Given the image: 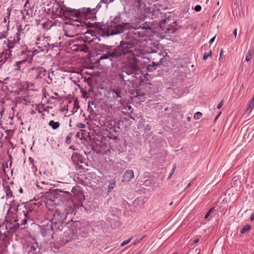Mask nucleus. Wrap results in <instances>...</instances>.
I'll list each match as a JSON object with an SVG mask.
<instances>
[{"mask_svg": "<svg viewBox=\"0 0 254 254\" xmlns=\"http://www.w3.org/2000/svg\"><path fill=\"white\" fill-rule=\"evenodd\" d=\"M251 228V226L249 225H246L241 230V233L242 234H243V233H245V232H246L247 231L250 230Z\"/></svg>", "mask_w": 254, "mask_h": 254, "instance_id": "obj_24", "label": "nucleus"}, {"mask_svg": "<svg viewBox=\"0 0 254 254\" xmlns=\"http://www.w3.org/2000/svg\"><path fill=\"white\" fill-rule=\"evenodd\" d=\"M202 115L201 113L197 112L194 114L193 118L195 120H198L202 117Z\"/></svg>", "mask_w": 254, "mask_h": 254, "instance_id": "obj_27", "label": "nucleus"}, {"mask_svg": "<svg viewBox=\"0 0 254 254\" xmlns=\"http://www.w3.org/2000/svg\"><path fill=\"white\" fill-rule=\"evenodd\" d=\"M199 240L198 239H195L193 240V243L196 244L198 242Z\"/></svg>", "mask_w": 254, "mask_h": 254, "instance_id": "obj_41", "label": "nucleus"}, {"mask_svg": "<svg viewBox=\"0 0 254 254\" xmlns=\"http://www.w3.org/2000/svg\"><path fill=\"white\" fill-rule=\"evenodd\" d=\"M103 1H104V3L108 4L109 3L113 2L114 0H103Z\"/></svg>", "mask_w": 254, "mask_h": 254, "instance_id": "obj_35", "label": "nucleus"}, {"mask_svg": "<svg viewBox=\"0 0 254 254\" xmlns=\"http://www.w3.org/2000/svg\"><path fill=\"white\" fill-rule=\"evenodd\" d=\"M134 178V173L132 170L125 171L122 179L123 182H128Z\"/></svg>", "mask_w": 254, "mask_h": 254, "instance_id": "obj_12", "label": "nucleus"}, {"mask_svg": "<svg viewBox=\"0 0 254 254\" xmlns=\"http://www.w3.org/2000/svg\"><path fill=\"white\" fill-rule=\"evenodd\" d=\"M64 219H62V218H61L60 219H58V220L60 221H63Z\"/></svg>", "mask_w": 254, "mask_h": 254, "instance_id": "obj_51", "label": "nucleus"}, {"mask_svg": "<svg viewBox=\"0 0 254 254\" xmlns=\"http://www.w3.org/2000/svg\"><path fill=\"white\" fill-rule=\"evenodd\" d=\"M89 11H90L89 8H88L87 9V11H86V12H88Z\"/></svg>", "mask_w": 254, "mask_h": 254, "instance_id": "obj_52", "label": "nucleus"}, {"mask_svg": "<svg viewBox=\"0 0 254 254\" xmlns=\"http://www.w3.org/2000/svg\"><path fill=\"white\" fill-rule=\"evenodd\" d=\"M211 54H212L211 50H210L207 53H205L203 56V60L204 61L206 60L209 57L211 56Z\"/></svg>", "mask_w": 254, "mask_h": 254, "instance_id": "obj_25", "label": "nucleus"}, {"mask_svg": "<svg viewBox=\"0 0 254 254\" xmlns=\"http://www.w3.org/2000/svg\"><path fill=\"white\" fill-rule=\"evenodd\" d=\"M81 224L80 223H78L76 224V226L79 227L80 226Z\"/></svg>", "mask_w": 254, "mask_h": 254, "instance_id": "obj_47", "label": "nucleus"}, {"mask_svg": "<svg viewBox=\"0 0 254 254\" xmlns=\"http://www.w3.org/2000/svg\"><path fill=\"white\" fill-rule=\"evenodd\" d=\"M187 120H188V121H190V120H191V118H190V117H188L187 118Z\"/></svg>", "mask_w": 254, "mask_h": 254, "instance_id": "obj_48", "label": "nucleus"}, {"mask_svg": "<svg viewBox=\"0 0 254 254\" xmlns=\"http://www.w3.org/2000/svg\"><path fill=\"white\" fill-rule=\"evenodd\" d=\"M135 244H136V242H134V245H135Z\"/></svg>", "mask_w": 254, "mask_h": 254, "instance_id": "obj_57", "label": "nucleus"}, {"mask_svg": "<svg viewBox=\"0 0 254 254\" xmlns=\"http://www.w3.org/2000/svg\"><path fill=\"white\" fill-rule=\"evenodd\" d=\"M220 114H221V112H220V113H219V114H218V115L216 117V118H215V121L218 119V117H219V116H220Z\"/></svg>", "mask_w": 254, "mask_h": 254, "instance_id": "obj_46", "label": "nucleus"}, {"mask_svg": "<svg viewBox=\"0 0 254 254\" xmlns=\"http://www.w3.org/2000/svg\"><path fill=\"white\" fill-rule=\"evenodd\" d=\"M237 29H235V30H234V35H235V38H236V36H237Z\"/></svg>", "mask_w": 254, "mask_h": 254, "instance_id": "obj_40", "label": "nucleus"}, {"mask_svg": "<svg viewBox=\"0 0 254 254\" xmlns=\"http://www.w3.org/2000/svg\"><path fill=\"white\" fill-rule=\"evenodd\" d=\"M135 244H136V242H134V245H135Z\"/></svg>", "mask_w": 254, "mask_h": 254, "instance_id": "obj_56", "label": "nucleus"}, {"mask_svg": "<svg viewBox=\"0 0 254 254\" xmlns=\"http://www.w3.org/2000/svg\"><path fill=\"white\" fill-rule=\"evenodd\" d=\"M49 37L41 36L38 38V42H36L38 47L41 50H44V48H47L49 46L48 42Z\"/></svg>", "mask_w": 254, "mask_h": 254, "instance_id": "obj_7", "label": "nucleus"}, {"mask_svg": "<svg viewBox=\"0 0 254 254\" xmlns=\"http://www.w3.org/2000/svg\"><path fill=\"white\" fill-rule=\"evenodd\" d=\"M50 107L49 106L46 107L44 104H40L37 105V107L36 108V110L38 111L39 113H41L42 112H49V108Z\"/></svg>", "mask_w": 254, "mask_h": 254, "instance_id": "obj_15", "label": "nucleus"}, {"mask_svg": "<svg viewBox=\"0 0 254 254\" xmlns=\"http://www.w3.org/2000/svg\"><path fill=\"white\" fill-rule=\"evenodd\" d=\"M73 13L75 17H78L79 13L77 11H75L74 9L64 6L61 7L60 14L61 15Z\"/></svg>", "mask_w": 254, "mask_h": 254, "instance_id": "obj_9", "label": "nucleus"}, {"mask_svg": "<svg viewBox=\"0 0 254 254\" xmlns=\"http://www.w3.org/2000/svg\"><path fill=\"white\" fill-rule=\"evenodd\" d=\"M65 142L67 144H70L71 143V136L70 134L66 136Z\"/></svg>", "mask_w": 254, "mask_h": 254, "instance_id": "obj_29", "label": "nucleus"}, {"mask_svg": "<svg viewBox=\"0 0 254 254\" xmlns=\"http://www.w3.org/2000/svg\"><path fill=\"white\" fill-rule=\"evenodd\" d=\"M194 9L195 11L198 12L200 11L201 9V7L199 5H197L194 7Z\"/></svg>", "mask_w": 254, "mask_h": 254, "instance_id": "obj_32", "label": "nucleus"}, {"mask_svg": "<svg viewBox=\"0 0 254 254\" xmlns=\"http://www.w3.org/2000/svg\"><path fill=\"white\" fill-rule=\"evenodd\" d=\"M176 165H173V168H172V170H171V172H172V173H173L175 172V169H176Z\"/></svg>", "mask_w": 254, "mask_h": 254, "instance_id": "obj_37", "label": "nucleus"}, {"mask_svg": "<svg viewBox=\"0 0 254 254\" xmlns=\"http://www.w3.org/2000/svg\"><path fill=\"white\" fill-rule=\"evenodd\" d=\"M28 59H24L23 60H21L16 62L15 69L17 70H23L25 66V64L28 62Z\"/></svg>", "mask_w": 254, "mask_h": 254, "instance_id": "obj_13", "label": "nucleus"}, {"mask_svg": "<svg viewBox=\"0 0 254 254\" xmlns=\"http://www.w3.org/2000/svg\"><path fill=\"white\" fill-rule=\"evenodd\" d=\"M223 50L222 49L220 53V58H219L220 59L221 58V56L223 55Z\"/></svg>", "mask_w": 254, "mask_h": 254, "instance_id": "obj_42", "label": "nucleus"}, {"mask_svg": "<svg viewBox=\"0 0 254 254\" xmlns=\"http://www.w3.org/2000/svg\"><path fill=\"white\" fill-rule=\"evenodd\" d=\"M132 238L131 237V238H128L127 240H125L124 241H123L121 244V247H124L125 246V245H127V244H128L130 241L131 240H132Z\"/></svg>", "mask_w": 254, "mask_h": 254, "instance_id": "obj_28", "label": "nucleus"}, {"mask_svg": "<svg viewBox=\"0 0 254 254\" xmlns=\"http://www.w3.org/2000/svg\"><path fill=\"white\" fill-rule=\"evenodd\" d=\"M60 215V213L58 211H56L54 214V217H56L57 216Z\"/></svg>", "mask_w": 254, "mask_h": 254, "instance_id": "obj_38", "label": "nucleus"}, {"mask_svg": "<svg viewBox=\"0 0 254 254\" xmlns=\"http://www.w3.org/2000/svg\"><path fill=\"white\" fill-rule=\"evenodd\" d=\"M71 161L75 164H85V159L82 155H80L77 152H74L71 157Z\"/></svg>", "mask_w": 254, "mask_h": 254, "instance_id": "obj_8", "label": "nucleus"}, {"mask_svg": "<svg viewBox=\"0 0 254 254\" xmlns=\"http://www.w3.org/2000/svg\"><path fill=\"white\" fill-rule=\"evenodd\" d=\"M172 174L173 173L171 172V174L169 175L168 178H170Z\"/></svg>", "mask_w": 254, "mask_h": 254, "instance_id": "obj_49", "label": "nucleus"}, {"mask_svg": "<svg viewBox=\"0 0 254 254\" xmlns=\"http://www.w3.org/2000/svg\"><path fill=\"white\" fill-rule=\"evenodd\" d=\"M7 13H8L7 16V17H5L4 18V19H3V22H5V23L6 22L7 18H9V16L10 14V11H8Z\"/></svg>", "mask_w": 254, "mask_h": 254, "instance_id": "obj_34", "label": "nucleus"}, {"mask_svg": "<svg viewBox=\"0 0 254 254\" xmlns=\"http://www.w3.org/2000/svg\"><path fill=\"white\" fill-rule=\"evenodd\" d=\"M76 127L78 128H84L86 126L83 123H78L76 125Z\"/></svg>", "mask_w": 254, "mask_h": 254, "instance_id": "obj_31", "label": "nucleus"}, {"mask_svg": "<svg viewBox=\"0 0 254 254\" xmlns=\"http://www.w3.org/2000/svg\"><path fill=\"white\" fill-rule=\"evenodd\" d=\"M49 126H50L53 129H56L60 127V124L59 122H55L54 121L52 120L49 123Z\"/></svg>", "mask_w": 254, "mask_h": 254, "instance_id": "obj_16", "label": "nucleus"}, {"mask_svg": "<svg viewBox=\"0 0 254 254\" xmlns=\"http://www.w3.org/2000/svg\"><path fill=\"white\" fill-rule=\"evenodd\" d=\"M21 30H18L16 33V37L14 39V41L16 43H18L20 40V36L21 35Z\"/></svg>", "mask_w": 254, "mask_h": 254, "instance_id": "obj_21", "label": "nucleus"}, {"mask_svg": "<svg viewBox=\"0 0 254 254\" xmlns=\"http://www.w3.org/2000/svg\"><path fill=\"white\" fill-rule=\"evenodd\" d=\"M116 182L115 180H111L109 182V185L108 187V191L111 192V190L114 189L116 185Z\"/></svg>", "mask_w": 254, "mask_h": 254, "instance_id": "obj_19", "label": "nucleus"}, {"mask_svg": "<svg viewBox=\"0 0 254 254\" xmlns=\"http://www.w3.org/2000/svg\"><path fill=\"white\" fill-rule=\"evenodd\" d=\"M147 29L144 27L129 30L127 33V37L130 40L129 42H122L119 46L114 49L113 51L108 52L102 55L99 59V62L104 59L123 57L124 59H127V66L128 71L127 74H132L139 70L141 62L138 59L139 57L144 59L143 56L145 51L140 46V38L146 35Z\"/></svg>", "mask_w": 254, "mask_h": 254, "instance_id": "obj_1", "label": "nucleus"}, {"mask_svg": "<svg viewBox=\"0 0 254 254\" xmlns=\"http://www.w3.org/2000/svg\"><path fill=\"white\" fill-rule=\"evenodd\" d=\"M110 92L115 98H121L124 93L123 90L119 87H116L111 89Z\"/></svg>", "mask_w": 254, "mask_h": 254, "instance_id": "obj_11", "label": "nucleus"}, {"mask_svg": "<svg viewBox=\"0 0 254 254\" xmlns=\"http://www.w3.org/2000/svg\"><path fill=\"white\" fill-rule=\"evenodd\" d=\"M215 38V36H214V37H213L212 39H211L210 40V41L209 42L210 44H211L214 42Z\"/></svg>", "mask_w": 254, "mask_h": 254, "instance_id": "obj_36", "label": "nucleus"}, {"mask_svg": "<svg viewBox=\"0 0 254 254\" xmlns=\"http://www.w3.org/2000/svg\"><path fill=\"white\" fill-rule=\"evenodd\" d=\"M52 228L51 226H46L45 227H43L41 230L42 234L44 237L50 236L52 233Z\"/></svg>", "mask_w": 254, "mask_h": 254, "instance_id": "obj_14", "label": "nucleus"}, {"mask_svg": "<svg viewBox=\"0 0 254 254\" xmlns=\"http://www.w3.org/2000/svg\"><path fill=\"white\" fill-rule=\"evenodd\" d=\"M76 136L78 137H80V133L79 132H77Z\"/></svg>", "mask_w": 254, "mask_h": 254, "instance_id": "obj_43", "label": "nucleus"}, {"mask_svg": "<svg viewBox=\"0 0 254 254\" xmlns=\"http://www.w3.org/2000/svg\"><path fill=\"white\" fill-rule=\"evenodd\" d=\"M223 100H222L217 105V108L220 109L223 105Z\"/></svg>", "mask_w": 254, "mask_h": 254, "instance_id": "obj_33", "label": "nucleus"}, {"mask_svg": "<svg viewBox=\"0 0 254 254\" xmlns=\"http://www.w3.org/2000/svg\"><path fill=\"white\" fill-rule=\"evenodd\" d=\"M85 23L83 25L82 22L78 19L70 20L65 23L64 26V35L67 37H73L82 33Z\"/></svg>", "mask_w": 254, "mask_h": 254, "instance_id": "obj_3", "label": "nucleus"}, {"mask_svg": "<svg viewBox=\"0 0 254 254\" xmlns=\"http://www.w3.org/2000/svg\"><path fill=\"white\" fill-rule=\"evenodd\" d=\"M158 66V65L157 64H156L151 63V64H149L147 65L146 69L148 71L151 72V71H153V70H155Z\"/></svg>", "mask_w": 254, "mask_h": 254, "instance_id": "obj_18", "label": "nucleus"}, {"mask_svg": "<svg viewBox=\"0 0 254 254\" xmlns=\"http://www.w3.org/2000/svg\"><path fill=\"white\" fill-rule=\"evenodd\" d=\"M29 0H28L27 2H26V4H27Z\"/></svg>", "mask_w": 254, "mask_h": 254, "instance_id": "obj_54", "label": "nucleus"}, {"mask_svg": "<svg viewBox=\"0 0 254 254\" xmlns=\"http://www.w3.org/2000/svg\"><path fill=\"white\" fill-rule=\"evenodd\" d=\"M23 208H24V209L22 210V214L21 213H20V209H18V208H17V216H18L19 215H22V217L20 216L19 218L20 219L21 218L22 219V220L21 221V223L22 224H25L26 223L27 219H29V216H28V213L27 211V209L25 207V206H24Z\"/></svg>", "mask_w": 254, "mask_h": 254, "instance_id": "obj_10", "label": "nucleus"}, {"mask_svg": "<svg viewBox=\"0 0 254 254\" xmlns=\"http://www.w3.org/2000/svg\"><path fill=\"white\" fill-rule=\"evenodd\" d=\"M27 250L28 251L29 253L34 254L36 253L37 248L35 247V246L33 245H29L27 247Z\"/></svg>", "mask_w": 254, "mask_h": 254, "instance_id": "obj_20", "label": "nucleus"}, {"mask_svg": "<svg viewBox=\"0 0 254 254\" xmlns=\"http://www.w3.org/2000/svg\"><path fill=\"white\" fill-rule=\"evenodd\" d=\"M6 196L8 198L12 197V192L9 188H6Z\"/></svg>", "mask_w": 254, "mask_h": 254, "instance_id": "obj_23", "label": "nucleus"}, {"mask_svg": "<svg viewBox=\"0 0 254 254\" xmlns=\"http://www.w3.org/2000/svg\"><path fill=\"white\" fill-rule=\"evenodd\" d=\"M86 93H86V91H85V92H84L83 93L82 95H83V97H84V98H85V97L86 95Z\"/></svg>", "mask_w": 254, "mask_h": 254, "instance_id": "obj_45", "label": "nucleus"}, {"mask_svg": "<svg viewBox=\"0 0 254 254\" xmlns=\"http://www.w3.org/2000/svg\"><path fill=\"white\" fill-rule=\"evenodd\" d=\"M251 220L252 221L254 220V213H252L251 216Z\"/></svg>", "mask_w": 254, "mask_h": 254, "instance_id": "obj_39", "label": "nucleus"}, {"mask_svg": "<svg viewBox=\"0 0 254 254\" xmlns=\"http://www.w3.org/2000/svg\"><path fill=\"white\" fill-rule=\"evenodd\" d=\"M76 234H80V232H78L77 230L76 229V232L75 233Z\"/></svg>", "mask_w": 254, "mask_h": 254, "instance_id": "obj_50", "label": "nucleus"}, {"mask_svg": "<svg viewBox=\"0 0 254 254\" xmlns=\"http://www.w3.org/2000/svg\"><path fill=\"white\" fill-rule=\"evenodd\" d=\"M74 165L75 166V169L77 171H79L80 172H82L83 167L80 165V164H75Z\"/></svg>", "mask_w": 254, "mask_h": 254, "instance_id": "obj_26", "label": "nucleus"}, {"mask_svg": "<svg viewBox=\"0 0 254 254\" xmlns=\"http://www.w3.org/2000/svg\"><path fill=\"white\" fill-rule=\"evenodd\" d=\"M22 189H20V192H22Z\"/></svg>", "mask_w": 254, "mask_h": 254, "instance_id": "obj_55", "label": "nucleus"}, {"mask_svg": "<svg viewBox=\"0 0 254 254\" xmlns=\"http://www.w3.org/2000/svg\"><path fill=\"white\" fill-rule=\"evenodd\" d=\"M135 254H139V253H136Z\"/></svg>", "mask_w": 254, "mask_h": 254, "instance_id": "obj_58", "label": "nucleus"}, {"mask_svg": "<svg viewBox=\"0 0 254 254\" xmlns=\"http://www.w3.org/2000/svg\"><path fill=\"white\" fill-rule=\"evenodd\" d=\"M253 54V50H250L248 51V53H247V54L246 55V61L247 62L250 61V60L252 59Z\"/></svg>", "mask_w": 254, "mask_h": 254, "instance_id": "obj_22", "label": "nucleus"}, {"mask_svg": "<svg viewBox=\"0 0 254 254\" xmlns=\"http://www.w3.org/2000/svg\"><path fill=\"white\" fill-rule=\"evenodd\" d=\"M213 209H214L213 207H212L210 209V210L208 211V212L205 214V215L204 216L205 219H207L209 217L211 211L213 210Z\"/></svg>", "mask_w": 254, "mask_h": 254, "instance_id": "obj_30", "label": "nucleus"}, {"mask_svg": "<svg viewBox=\"0 0 254 254\" xmlns=\"http://www.w3.org/2000/svg\"><path fill=\"white\" fill-rule=\"evenodd\" d=\"M83 137V133L82 132L81 133V137Z\"/></svg>", "mask_w": 254, "mask_h": 254, "instance_id": "obj_53", "label": "nucleus"}, {"mask_svg": "<svg viewBox=\"0 0 254 254\" xmlns=\"http://www.w3.org/2000/svg\"><path fill=\"white\" fill-rule=\"evenodd\" d=\"M254 107V99L252 98V99L251 100V101L249 103L248 107L247 109L246 112L248 114H250L252 112Z\"/></svg>", "mask_w": 254, "mask_h": 254, "instance_id": "obj_17", "label": "nucleus"}, {"mask_svg": "<svg viewBox=\"0 0 254 254\" xmlns=\"http://www.w3.org/2000/svg\"><path fill=\"white\" fill-rule=\"evenodd\" d=\"M129 27L128 23L121 22L119 16L115 17L110 23L102 25L99 33L102 36H108L124 32Z\"/></svg>", "mask_w": 254, "mask_h": 254, "instance_id": "obj_2", "label": "nucleus"}, {"mask_svg": "<svg viewBox=\"0 0 254 254\" xmlns=\"http://www.w3.org/2000/svg\"><path fill=\"white\" fill-rule=\"evenodd\" d=\"M69 149H71L72 150H75V148H74V147L72 145H71L70 147H69Z\"/></svg>", "mask_w": 254, "mask_h": 254, "instance_id": "obj_44", "label": "nucleus"}, {"mask_svg": "<svg viewBox=\"0 0 254 254\" xmlns=\"http://www.w3.org/2000/svg\"><path fill=\"white\" fill-rule=\"evenodd\" d=\"M29 73L31 74L32 78L34 79L42 78L47 74L46 70L42 67H34L30 69Z\"/></svg>", "mask_w": 254, "mask_h": 254, "instance_id": "obj_4", "label": "nucleus"}, {"mask_svg": "<svg viewBox=\"0 0 254 254\" xmlns=\"http://www.w3.org/2000/svg\"><path fill=\"white\" fill-rule=\"evenodd\" d=\"M149 59L152 61V63H155L158 65L163 64L165 61H166L161 52L153 53L150 56Z\"/></svg>", "mask_w": 254, "mask_h": 254, "instance_id": "obj_6", "label": "nucleus"}, {"mask_svg": "<svg viewBox=\"0 0 254 254\" xmlns=\"http://www.w3.org/2000/svg\"><path fill=\"white\" fill-rule=\"evenodd\" d=\"M15 43H16L14 41L13 42L10 40L4 41L3 43V47H7V50H5L1 53V57H3V59H4L5 60L9 58L11 53V49L14 48Z\"/></svg>", "mask_w": 254, "mask_h": 254, "instance_id": "obj_5", "label": "nucleus"}]
</instances>
